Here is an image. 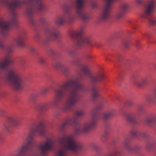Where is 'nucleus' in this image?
Wrapping results in <instances>:
<instances>
[{
  "instance_id": "3",
  "label": "nucleus",
  "mask_w": 156,
  "mask_h": 156,
  "mask_svg": "<svg viewBox=\"0 0 156 156\" xmlns=\"http://www.w3.org/2000/svg\"><path fill=\"white\" fill-rule=\"evenodd\" d=\"M102 106L99 105L96 108L94 113L92 114V119L90 121L84 122L82 125L79 124L77 118L75 117L68 118L60 126V129L63 130L65 128L70 125L75 126L74 131L76 134H80L88 132L91 129L94 128L97 124L98 118L96 112L101 110Z\"/></svg>"
},
{
  "instance_id": "23",
  "label": "nucleus",
  "mask_w": 156,
  "mask_h": 156,
  "mask_svg": "<svg viewBox=\"0 0 156 156\" xmlns=\"http://www.w3.org/2000/svg\"><path fill=\"white\" fill-rule=\"evenodd\" d=\"M155 97H150L147 98V100L148 102H151L154 103H156V92L155 93Z\"/></svg>"
},
{
  "instance_id": "5",
  "label": "nucleus",
  "mask_w": 156,
  "mask_h": 156,
  "mask_svg": "<svg viewBox=\"0 0 156 156\" xmlns=\"http://www.w3.org/2000/svg\"><path fill=\"white\" fill-rule=\"evenodd\" d=\"M75 7L76 9V15L74 16L69 12V9L68 7L67 9H65V15L66 16V20L70 22H73L76 17H79L84 21L88 20L90 16L89 13L84 11L85 8V0H76Z\"/></svg>"
},
{
  "instance_id": "6",
  "label": "nucleus",
  "mask_w": 156,
  "mask_h": 156,
  "mask_svg": "<svg viewBox=\"0 0 156 156\" xmlns=\"http://www.w3.org/2000/svg\"><path fill=\"white\" fill-rule=\"evenodd\" d=\"M81 71L87 77L93 85L91 88L92 95L94 99H96L99 96V90L95 85L96 84L101 81L104 78V75L102 73L93 75L88 69L87 65H83L81 66Z\"/></svg>"
},
{
  "instance_id": "8",
  "label": "nucleus",
  "mask_w": 156,
  "mask_h": 156,
  "mask_svg": "<svg viewBox=\"0 0 156 156\" xmlns=\"http://www.w3.org/2000/svg\"><path fill=\"white\" fill-rule=\"evenodd\" d=\"M156 6V0H148L144 6L140 16L146 18L148 15L154 12Z\"/></svg>"
},
{
  "instance_id": "48",
  "label": "nucleus",
  "mask_w": 156,
  "mask_h": 156,
  "mask_svg": "<svg viewBox=\"0 0 156 156\" xmlns=\"http://www.w3.org/2000/svg\"><path fill=\"white\" fill-rule=\"evenodd\" d=\"M2 75V73L1 72H0V78H1V76Z\"/></svg>"
},
{
  "instance_id": "30",
  "label": "nucleus",
  "mask_w": 156,
  "mask_h": 156,
  "mask_svg": "<svg viewBox=\"0 0 156 156\" xmlns=\"http://www.w3.org/2000/svg\"><path fill=\"white\" fill-rule=\"evenodd\" d=\"M39 61L41 64H44L45 63V59L42 57H40L39 58Z\"/></svg>"
},
{
  "instance_id": "31",
  "label": "nucleus",
  "mask_w": 156,
  "mask_h": 156,
  "mask_svg": "<svg viewBox=\"0 0 156 156\" xmlns=\"http://www.w3.org/2000/svg\"><path fill=\"white\" fill-rule=\"evenodd\" d=\"M69 55L70 56H73L75 55L76 52V51L75 50H71L69 51Z\"/></svg>"
},
{
  "instance_id": "39",
  "label": "nucleus",
  "mask_w": 156,
  "mask_h": 156,
  "mask_svg": "<svg viewBox=\"0 0 156 156\" xmlns=\"http://www.w3.org/2000/svg\"><path fill=\"white\" fill-rule=\"evenodd\" d=\"M7 51L8 53H10L12 51V49L11 47H8L6 48Z\"/></svg>"
},
{
  "instance_id": "12",
  "label": "nucleus",
  "mask_w": 156,
  "mask_h": 156,
  "mask_svg": "<svg viewBox=\"0 0 156 156\" xmlns=\"http://www.w3.org/2000/svg\"><path fill=\"white\" fill-rule=\"evenodd\" d=\"M129 4L126 2L122 3L119 8V11L115 15V17L117 19L122 18L123 16L127 12L129 8Z\"/></svg>"
},
{
  "instance_id": "9",
  "label": "nucleus",
  "mask_w": 156,
  "mask_h": 156,
  "mask_svg": "<svg viewBox=\"0 0 156 156\" xmlns=\"http://www.w3.org/2000/svg\"><path fill=\"white\" fill-rule=\"evenodd\" d=\"M54 142L51 138H47L44 142L40 143L38 147L41 151L40 156H45L47 152L54 147Z\"/></svg>"
},
{
  "instance_id": "10",
  "label": "nucleus",
  "mask_w": 156,
  "mask_h": 156,
  "mask_svg": "<svg viewBox=\"0 0 156 156\" xmlns=\"http://www.w3.org/2000/svg\"><path fill=\"white\" fill-rule=\"evenodd\" d=\"M45 33L47 38L44 41V44H47L48 41L52 39H55L59 37V33L57 27L54 26L47 27L45 30Z\"/></svg>"
},
{
  "instance_id": "34",
  "label": "nucleus",
  "mask_w": 156,
  "mask_h": 156,
  "mask_svg": "<svg viewBox=\"0 0 156 156\" xmlns=\"http://www.w3.org/2000/svg\"><path fill=\"white\" fill-rule=\"evenodd\" d=\"M139 136H140L144 138H145L147 137V136L146 133L140 132Z\"/></svg>"
},
{
  "instance_id": "4",
  "label": "nucleus",
  "mask_w": 156,
  "mask_h": 156,
  "mask_svg": "<svg viewBox=\"0 0 156 156\" xmlns=\"http://www.w3.org/2000/svg\"><path fill=\"white\" fill-rule=\"evenodd\" d=\"M12 62L11 58L9 57L0 62V70L6 71V74L5 76V80L11 84L14 89L19 90L23 87V79L19 75L15 68L7 67V66Z\"/></svg>"
},
{
  "instance_id": "20",
  "label": "nucleus",
  "mask_w": 156,
  "mask_h": 156,
  "mask_svg": "<svg viewBox=\"0 0 156 156\" xmlns=\"http://www.w3.org/2000/svg\"><path fill=\"white\" fill-rule=\"evenodd\" d=\"M7 122L14 125H17V123L16 119L12 117H8L7 118Z\"/></svg>"
},
{
  "instance_id": "32",
  "label": "nucleus",
  "mask_w": 156,
  "mask_h": 156,
  "mask_svg": "<svg viewBox=\"0 0 156 156\" xmlns=\"http://www.w3.org/2000/svg\"><path fill=\"white\" fill-rule=\"evenodd\" d=\"M49 89L48 87H45L43 88L41 91L43 94H45L48 91Z\"/></svg>"
},
{
  "instance_id": "49",
  "label": "nucleus",
  "mask_w": 156,
  "mask_h": 156,
  "mask_svg": "<svg viewBox=\"0 0 156 156\" xmlns=\"http://www.w3.org/2000/svg\"><path fill=\"white\" fill-rule=\"evenodd\" d=\"M125 46L126 47H127V44H126L125 45Z\"/></svg>"
},
{
  "instance_id": "24",
  "label": "nucleus",
  "mask_w": 156,
  "mask_h": 156,
  "mask_svg": "<svg viewBox=\"0 0 156 156\" xmlns=\"http://www.w3.org/2000/svg\"><path fill=\"white\" fill-rule=\"evenodd\" d=\"M149 24L150 25H153L156 24V17H151L148 20Z\"/></svg>"
},
{
  "instance_id": "42",
  "label": "nucleus",
  "mask_w": 156,
  "mask_h": 156,
  "mask_svg": "<svg viewBox=\"0 0 156 156\" xmlns=\"http://www.w3.org/2000/svg\"><path fill=\"white\" fill-rule=\"evenodd\" d=\"M46 19L44 18H41L40 19V21L42 23H44Z\"/></svg>"
},
{
  "instance_id": "25",
  "label": "nucleus",
  "mask_w": 156,
  "mask_h": 156,
  "mask_svg": "<svg viewBox=\"0 0 156 156\" xmlns=\"http://www.w3.org/2000/svg\"><path fill=\"white\" fill-rule=\"evenodd\" d=\"M140 132L133 130L131 132V135L133 137H138L139 136Z\"/></svg>"
},
{
  "instance_id": "46",
  "label": "nucleus",
  "mask_w": 156,
  "mask_h": 156,
  "mask_svg": "<svg viewBox=\"0 0 156 156\" xmlns=\"http://www.w3.org/2000/svg\"><path fill=\"white\" fill-rule=\"evenodd\" d=\"M132 103L131 102V101H129L128 102V105H129V106H130L131 105H132Z\"/></svg>"
},
{
  "instance_id": "13",
  "label": "nucleus",
  "mask_w": 156,
  "mask_h": 156,
  "mask_svg": "<svg viewBox=\"0 0 156 156\" xmlns=\"http://www.w3.org/2000/svg\"><path fill=\"white\" fill-rule=\"evenodd\" d=\"M130 138L129 137L126 138L123 141V145L125 148V149L127 151L131 152H134L139 148L138 146H136L134 147H132L129 145V143L130 141Z\"/></svg>"
},
{
  "instance_id": "1",
  "label": "nucleus",
  "mask_w": 156,
  "mask_h": 156,
  "mask_svg": "<svg viewBox=\"0 0 156 156\" xmlns=\"http://www.w3.org/2000/svg\"><path fill=\"white\" fill-rule=\"evenodd\" d=\"M24 5H28L27 14L30 23L34 25L32 16L35 12L41 11L44 8L42 0H0V33L3 37H7V32L16 24L15 9Z\"/></svg>"
},
{
  "instance_id": "16",
  "label": "nucleus",
  "mask_w": 156,
  "mask_h": 156,
  "mask_svg": "<svg viewBox=\"0 0 156 156\" xmlns=\"http://www.w3.org/2000/svg\"><path fill=\"white\" fill-rule=\"evenodd\" d=\"M66 20V16L65 13L58 17L55 20V23L59 26H62L65 23Z\"/></svg>"
},
{
  "instance_id": "40",
  "label": "nucleus",
  "mask_w": 156,
  "mask_h": 156,
  "mask_svg": "<svg viewBox=\"0 0 156 156\" xmlns=\"http://www.w3.org/2000/svg\"><path fill=\"white\" fill-rule=\"evenodd\" d=\"M4 137L0 133V142L4 140Z\"/></svg>"
},
{
  "instance_id": "19",
  "label": "nucleus",
  "mask_w": 156,
  "mask_h": 156,
  "mask_svg": "<svg viewBox=\"0 0 156 156\" xmlns=\"http://www.w3.org/2000/svg\"><path fill=\"white\" fill-rule=\"evenodd\" d=\"M156 122V117H153L147 119L145 123L149 126H151Z\"/></svg>"
},
{
  "instance_id": "28",
  "label": "nucleus",
  "mask_w": 156,
  "mask_h": 156,
  "mask_svg": "<svg viewBox=\"0 0 156 156\" xmlns=\"http://www.w3.org/2000/svg\"><path fill=\"white\" fill-rule=\"evenodd\" d=\"M5 48L4 44V41L2 40H0V49H4Z\"/></svg>"
},
{
  "instance_id": "27",
  "label": "nucleus",
  "mask_w": 156,
  "mask_h": 156,
  "mask_svg": "<svg viewBox=\"0 0 156 156\" xmlns=\"http://www.w3.org/2000/svg\"><path fill=\"white\" fill-rule=\"evenodd\" d=\"M26 62L25 60L22 59L21 60L20 62V64L21 67L24 68L26 66Z\"/></svg>"
},
{
  "instance_id": "45",
  "label": "nucleus",
  "mask_w": 156,
  "mask_h": 156,
  "mask_svg": "<svg viewBox=\"0 0 156 156\" xmlns=\"http://www.w3.org/2000/svg\"><path fill=\"white\" fill-rule=\"evenodd\" d=\"M50 53H51V54H55V51H54L53 50H52V49H51L50 50Z\"/></svg>"
},
{
  "instance_id": "18",
  "label": "nucleus",
  "mask_w": 156,
  "mask_h": 156,
  "mask_svg": "<svg viewBox=\"0 0 156 156\" xmlns=\"http://www.w3.org/2000/svg\"><path fill=\"white\" fill-rule=\"evenodd\" d=\"M48 108V104L46 103H43L39 104L37 107V109L39 111H41L47 109Z\"/></svg>"
},
{
  "instance_id": "7",
  "label": "nucleus",
  "mask_w": 156,
  "mask_h": 156,
  "mask_svg": "<svg viewBox=\"0 0 156 156\" xmlns=\"http://www.w3.org/2000/svg\"><path fill=\"white\" fill-rule=\"evenodd\" d=\"M83 32L82 29H80L77 31H72L70 35L76 41V45L78 47L83 46L85 44H89L90 43V40L87 38L83 37L82 36Z\"/></svg>"
},
{
  "instance_id": "15",
  "label": "nucleus",
  "mask_w": 156,
  "mask_h": 156,
  "mask_svg": "<svg viewBox=\"0 0 156 156\" xmlns=\"http://www.w3.org/2000/svg\"><path fill=\"white\" fill-rule=\"evenodd\" d=\"M134 83L140 87H142L143 85L147 83V81L146 79L141 77L138 80H135L134 81Z\"/></svg>"
},
{
  "instance_id": "44",
  "label": "nucleus",
  "mask_w": 156,
  "mask_h": 156,
  "mask_svg": "<svg viewBox=\"0 0 156 156\" xmlns=\"http://www.w3.org/2000/svg\"><path fill=\"white\" fill-rule=\"evenodd\" d=\"M137 4H140L141 3L142 0H135Z\"/></svg>"
},
{
  "instance_id": "22",
  "label": "nucleus",
  "mask_w": 156,
  "mask_h": 156,
  "mask_svg": "<svg viewBox=\"0 0 156 156\" xmlns=\"http://www.w3.org/2000/svg\"><path fill=\"white\" fill-rule=\"evenodd\" d=\"M81 62V58H77L73 61L72 62L73 64L74 65L79 66Z\"/></svg>"
},
{
  "instance_id": "14",
  "label": "nucleus",
  "mask_w": 156,
  "mask_h": 156,
  "mask_svg": "<svg viewBox=\"0 0 156 156\" xmlns=\"http://www.w3.org/2000/svg\"><path fill=\"white\" fill-rule=\"evenodd\" d=\"M136 114L134 113L128 114L126 115L127 120L130 123L135 125L137 123V121L135 119Z\"/></svg>"
},
{
  "instance_id": "43",
  "label": "nucleus",
  "mask_w": 156,
  "mask_h": 156,
  "mask_svg": "<svg viewBox=\"0 0 156 156\" xmlns=\"http://www.w3.org/2000/svg\"><path fill=\"white\" fill-rule=\"evenodd\" d=\"M30 50L32 52H34L36 51V49L34 48L31 47L30 49Z\"/></svg>"
},
{
  "instance_id": "50",
  "label": "nucleus",
  "mask_w": 156,
  "mask_h": 156,
  "mask_svg": "<svg viewBox=\"0 0 156 156\" xmlns=\"http://www.w3.org/2000/svg\"><path fill=\"white\" fill-rule=\"evenodd\" d=\"M106 59H107V60H108V58H106Z\"/></svg>"
},
{
  "instance_id": "38",
  "label": "nucleus",
  "mask_w": 156,
  "mask_h": 156,
  "mask_svg": "<svg viewBox=\"0 0 156 156\" xmlns=\"http://www.w3.org/2000/svg\"><path fill=\"white\" fill-rule=\"evenodd\" d=\"M6 94V93L3 91H0V97H4Z\"/></svg>"
},
{
  "instance_id": "33",
  "label": "nucleus",
  "mask_w": 156,
  "mask_h": 156,
  "mask_svg": "<svg viewBox=\"0 0 156 156\" xmlns=\"http://www.w3.org/2000/svg\"><path fill=\"white\" fill-rule=\"evenodd\" d=\"M10 126V125H8L7 123H6L4 125V129L7 132H9V128Z\"/></svg>"
},
{
  "instance_id": "2",
  "label": "nucleus",
  "mask_w": 156,
  "mask_h": 156,
  "mask_svg": "<svg viewBox=\"0 0 156 156\" xmlns=\"http://www.w3.org/2000/svg\"><path fill=\"white\" fill-rule=\"evenodd\" d=\"M83 75L80 73L78 74L76 79L70 80L59 86V88L55 90L56 97L52 103L54 106H57L60 102V99L66 91H69V95L67 98L66 104L62 107L61 109L64 112L70 110L73 107L78 103L81 96L78 91L86 92L87 89L80 80H83Z\"/></svg>"
},
{
  "instance_id": "29",
  "label": "nucleus",
  "mask_w": 156,
  "mask_h": 156,
  "mask_svg": "<svg viewBox=\"0 0 156 156\" xmlns=\"http://www.w3.org/2000/svg\"><path fill=\"white\" fill-rule=\"evenodd\" d=\"M137 110L140 112H143L144 110L143 106L142 105H139L137 107Z\"/></svg>"
},
{
  "instance_id": "17",
  "label": "nucleus",
  "mask_w": 156,
  "mask_h": 156,
  "mask_svg": "<svg viewBox=\"0 0 156 156\" xmlns=\"http://www.w3.org/2000/svg\"><path fill=\"white\" fill-rule=\"evenodd\" d=\"M115 115V112L114 110H112L109 111L104 115L103 119L105 120L109 119Z\"/></svg>"
},
{
  "instance_id": "36",
  "label": "nucleus",
  "mask_w": 156,
  "mask_h": 156,
  "mask_svg": "<svg viewBox=\"0 0 156 156\" xmlns=\"http://www.w3.org/2000/svg\"><path fill=\"white\" fill-rule=\"evenodd\" d=\"M6 112V111L4 109L0 110V115L1 116H3Z\"/></svg>"
},
{
  "instance_id": "47",
  "label": "nucleus",
  "mask_w": 156,
  "mask_h": 156,
  "mask_svg": "<svg viewBox=\"0 0 156 156\" xmlns=\"http://www.w3.org/2000/svg\"><path fill=\"white\" fill-rule=\"evenodd\" d=\"M39 37V36L38 35H37L36 36V37L37 38H38Z\"/></svg>"
},
{
  "instance_id": "35",
  "label": "nucleus",
  "mask_w": 156,
  "mask_h": 156,
  "mask_svg": "<svg viewBox=\"0 0 156 156\" xmlns=\"http://www.w3.org/2000/svg\"><path fill=\"white\" fill-rule=\"evenodd\" d=\"M55 66L57 69H60L61 68L60 64L58 62H56L55 65Z\"/></svg>"
},
{
  "instance_id": "26",
  "label": "nucleus",
  "mask_w": 156,
  "mask_h": 156,
  "mask_svg": "<svg viewBox=\"0 0 156 156\" xmlns=\"http://www.w3.org/2000/svg\"><path fill=\"white\" fill-rule=\"evenodd\" d=\"M62 71L64 74H66L68 73L69 71V69L68 68L64 67L62 69Z\"/></svg>"
},
{
  "instance_id": "37",
  "label": "nucleus",
  "mask_w": 156,
  "mask_h": 156,
  "mask_svg": "<svg viewBox=\"0 0 156 156\" xmlns=\"http://www.w3.org/2000/svg\"><path fill=\"white\" fill-rule=\"evenodd\" d=\"M91 5L93 8H95L97 7V5L96 3L93 2L91 3Z\"/></svg>"
},
{
  "instance_id": "21",
  "label": "nucleus",
  "mask_w": 156,
  "mask_h": 156,
  "mask_svg": "<svg viewBox=\"0 0 156 156\" xmlns=\"http://www.w3.org/2000/svg\"><path fill=\"white\" fill-rule=\"evenodd\" d=\"M84 114V112L82 110H78L75 112V115L77 118H81Z\"/></svg>"
},
{
  "instance_id": "11",
  "label": "nucleus",
  "mask_w": 156,
  "mask_h": 156,
  "mask_svg": "<svg viewBox=\"0 0 156 156\" xmlns=\"http://www.w3.org/2000/svg\"><path fill=\"white\" fill-rule=\"evenodd\" d=\"M27 37V33L24 30H20L18 34L17 37L14 39L16 44L20 47L24 46V41Z\"/></svg>"
},
{
  "instance_id": "51",
  "label": "nucleus",
  "mask_w": 156,
  "mask_h": 156,
  "mask_svg": "<svg viewBox=\"0 0 156 156\" xmlns=\"http://www.w3.org/2000/svg\"><path fill=\"white\" fill-rule=\"evenodd\" d=\"M145 35V36H147V34H145V35Z\"/></svg>"
},
{
  "instance_id": "41",
  "label": "nucleus",
  "mask_w": 156,
  "mask_h": 156,
  "mask_svg": "<svg viewBox=\"0 0 156 156\" xmlns=\"http://www.w3.org/2000/svg\"><path fill=\"white\" fill-rule=\"evenodd\" d=\"M108 133L107 132H105L103 134V137L104 138H105L108 135Z\"/></svg>"
}]
</instances>
